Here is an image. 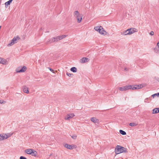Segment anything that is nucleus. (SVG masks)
<instances>
[{"instance_id": "1", "label": "nucleus", "mask_w": 159, "mask_h": 159, "mask_svg": "<svg viewBox=\"0 0 159 159\" xmlns=\"http://www.w3.org/2000/svg\"><path fill=\"white\" fill-rule=\"evenodd\" d=\"M143 87L142 84L135 85L134 86L131 85H127L119 88V89L121 91H125L129 89L135 90L141 88Z\"/></svg>"}, {"instance_id": "29", "label": "nucleus", "mask_w": 159, "mask_h": 159, "mask_svg": "<svg viewBox=\"0 0 159 159\" xmlns=\"http://www.w3.org/2000/svg\"><path fill=\"white\" fill-rule=\"evenodd\" d=\"M154 32L153 31H151L150 32V33H149V34L151 35H154Z\"/></svg>"}, {"instance_id": "22", "label": "nucleus", "mask_w": 159, "mask_h": 159, "mask_svg": "<svg viewBox=\"0 0 159 159\" xmlns=\"http://www.w3.org/2000/svg\"><path fill=\"white\" fill-rule=\"evenodd\" d=\"M70 70L73 72H76L77 71V69L75 67H72L70 69Z\"/></svg>"}, {"instance_id": "11", "label": "nucleus", "mask_w": 159, "mask_h": 159, "mask_svg": "<svg viewBox=\"0 0 159 159\" xmlns=\"http://www.w3.org/2000/svg\"><path fill=\"white\" fill-rule=\"evenodd\" d=\"M128 30L130 35L138 31L135 28H130Z\"/></svg>"}, {"instance_id": "14", "label": "nucleus", "mask_w": 159, "mask_h": 159, "mask_svg": "<svg viewBox=\"0 0 159 159\" xmlns=\"http://www.w3.org/2000/svg\"><path fill=\"white\" fill-rule=\"evenodd\" d=\"M0 63L3 65H7L8 64V62L6 59L0 58Z\"/></svg>"}, {"instance_id": "21", "label": "nucleus", "mask_w": 159, "mask_h": 159, "mask_svg": "<svg viewBox=\"0 0 159 159\" xmlns=\"http://www.w3.org/2000/svg\"><path fill=\"white\" fill-rule=\"evenodd\" d=\"M12 1L13 0H9V1L5 2V5L6 7H7L8 6V5H10Z\"/></svg>"}, {"instance_id": "8", "label": "nucleus", "mask_w": 159, "mask_h": 159, "mask_svg": "<svg viewBox=\"0 0 159 159\" xmlns=\"http://www.w3.org/2000/svg\"><path fill=\"white\" fill-rule=\"evenodd\" d=\"M26 67L25 66L19 67L16 69V71L17 73H21L24 72L26 70Z\"/></svg>"}, {"instance_id": "12", "label": "nucleus", "mask_w": 159, "mask_h": 159, "mask_svg": "<svg viewBox=\"0 0 159 159\" xmlns=\"http://www.w3.org/2000/svg\"><path fill=\"white\" fill-rule=\"evenodd\" d=\"M59 40V39L58 38V36L56 37H53L49 40L48 41V42L49 43H52L55 42H57Z\"/></svg>"}, {"instance_id": "4", "label": "nucleus", "mask_w": 159, "mask_h": 159, "mask_svg": "<svg viewBox=\"0 0 159 159\" xmlns=\"http://www.w3.org/2000/svg\"><path fill=\"white\" fill-rule=\"evenodd\" d=\"M13 133H8L7 134H0V142L2 140L7 139L11 137Z\"/></svg>"}, {"instance_id": "26", "label": "nucleus", "mask_w": 159, "mask_h": 159, "mask_svg": "<svg viewBox=\"0 0 159 159\" xmlns=\"http://www.w3.org/2000/svg\"><path fill=\"white\" fill-rule=\"evenodd\" d=\"M71 137L74 139H75L77 138V136L75 135H73L71 136Z\"/></svg>"}, {"instance_id": "13", "label": "nucleus", "mask_w": 159, "mask_h": 159, "mask_svg": "<svg viewBox=\"0 0 159 159\" xmlns=\"http://www.w3.org/2000/svg\"><path fill=\"white\" fill-rule=\"evenodd\" d=\"M89 59L86 57H83L80 60V62L81 63H83L88 62Z\"/></svg>"}, {"instance_id": "19", "label": "nucleus", "mask_w": 159, "mask_h": 159, "mask_svg": "<svg viewBox=\"0 0 159 159\" xmlns=\"http://www.w3.org/2000/svg\"><path fill=\"white\" fill-rule=\"evenodd\" d=\"M23 91L24 93H29V91L28 90V88L26 86H24L23 88Z\"/></svg>"}, {"instance_id": "33", "label": "nucleus", "mask_w": 159, "mask_h": 159, "mask_svg": "<svg viewBox=\"0 0 159 159\" xmlns=\"http://www.w3.org/2000/svg\"><path fill=\"white\" fill-rule=\"evenodd\" d=\"M0 103H1V102H0Z\"/></svg>"}, {"instance_id": "25", "label": "nucleus", "mask_w": 159, "mask_h": 159, "mask_svg": "<svg viewBox=\"0 0 159 159\" xmlns=\"http://www.w3.org/2000/svg\"><path fill=\"white\" fill-rule=\"evenodd\" d=\"M159 95V93H155L154 94H153L152 95V96L153 98H154V97H155V96H158Z\"/></svg>"}, {"instance_id": "5", "label": "nucleus", "mask_w": 159, "mask_h": 159, "mask_svg": "<svg viewBox=\"0 0 159 159\" xmlns=\"http://www.w3.org/2000/svg\"><path fill=\"white\" fill-rule=\"evenodd\" d=\"M25 152L28 154L31 155L33 156H36L37 154V152L36 151L31 149L25 150Z\"/></svg>"}, {"instance_id": "24", "label": "nucleus", "mask_w": 159, "mask_h": 159, "mask_svg": "<svg viewBox=\"0 0 159 159\" xmlns=\"http://www.w3.org/2000/svg\"><path fill=\"white\" fill-rule=\"evenodd\" d=\"M119 132L120 134L123 135H125L126 134V133L122 130H120Z\"/></svg>"}, {"instance_id": "2", "label": "nucleus", "mask_w": 159, "mask_h": 159, "mask_svg": "<svg viewBox=\"0 0 159 159\" xmlns=\"http://www.w3.org/2000/svg\"><path fill=\"white\" fill-rule=\"evenodd\" d=\"M115 152L116 154L127 152L126 148L120 145H117L116 146L115 148Z\"/></svg>"}, {"instance_id": "9", "label": "nucleus", "mask_w": 159, "mask_h": 159, "mask_svg": "<svg viewBox=\"0 0 159 159\" xmlns=\"http://www.w3.org/2000/svg\"><path fill=\"white\" fill-rule=\"evenodd\" d=\"M74 116H75V115L74 113L68 114L65 117L64 119L65 120H69L72 118Z\"/></svg>"}, {"instance_id": "32", "label": "nucleus", "mask_w": 159, "mask_h": 159, "mask_svg": "<svg viewBox=\"0 0 159 159\" xmlns=\"http://www.w3.org/2000/svg\"><path fill=\"white\" fill-rule=\"evenodd\" d=\"M148 98H146V99H145V101H145V102H146V100H148Z\"/></svg>"}, {"instance_id": "27", "label": "nucleus", "mask_w": 159, "mask_h": 159, "mask_svg": "<svg viewBox=\"0 0 159 159\" xmlns=\"http://www.w3.org/2000/svg\"><path fill=\"white\" fill-rule=\"evenodd\" d=\"M48 68L51 72H52L53 73H55V72H57L56 71H54L52 69H51L50 68L48 67Z\"/></svg>"}, {"instance_id": "20", "label": "nucleus", "mask_w": 159, "mask_h": 159, "mask_svg": "<svg viewBox=\"0 0 159 159\" xmlns=\"http://www.w3.org/2000/svg\"><path fill=\"white\" fill-rule=\"evenodd\" d=\"M157 49L156 48L154 49L155 52H159V42H158L157 44Z\"/></svg>"}, {"instance_id": "6", "label": "nucleus", "mask_w": 159, "mask_h": 159, "mask_svg": "<svg viewBox=\"0 0 159 159\" xmlns=\"http://www.w3.org/2000/svg\"><path fill=\"white\" fill-rule=\"evenodd\" d=\"M95 30L102 35H104L106 31L103 30L102 26H96L94 27Z\"/></svg>"}, {"instance_id": "10", "label": "nucleus", "mask_w": 159, "mask_h": 159, "mask_svg": "<svg viewBox=\"0 0 159 159\" xmlns=\"http://www.w3.org/2000/svg\"><path fill=\"white\" fill-rule=\"evenodd\" d=\"M64 146L67 148L69 149H72L74 148H76L75 145H69L67 144H66L64 145Z\"/></svg>"}, {"instance_id": "3", "label": "nucleus", "mask_w": 159, "mask_h": 159, "mask_svg": "<svg viewBox=\"0 0 159 159\" xmlns=\"http://www.w3.org/2000/svg\"><path fill=\"white\" fill-rule=\"evenodd\" d=\"M74 16L77 20L78 23H80L81 21L82 16L78 11H75L74 12Z\"/></svg>"}, {"instance_id": "15", "label": "nucleus", "mask_w": 159, "mask_h": 159, "mask_svg": "<svg viewBox=\"0 0 159 159\" xmlns=\"http://www.w3.org/2000/svg\"><path fill=\"white\" fill-rule=\"evenodd\" d=\"M129 31L128 29L126 30H124L121 32V34L123 35H130L129 33Z\"/></svg>"}, {"instance_id": "28", "label": "nucleus", "mask_w": 159, "mask_h": 159, "mask_svg": "<svg viewBox=\"0 0 159 159\" xmlns=\"http://www.w3.org/2000/svg\"><path fill=\"white\" fill-rule=\"evenodd\" d=\"M66 75L69 76L70 77L72 75V74H71L70 73H69L67 72L66 73Z\"/></svg>"}, {"instance_id": "7", "label": "nucleus", "mask_w": 159, "mask_h": 159, "mask_svg": "<svg viewBox=\"0 0 159 159\" xmlns=\"http://www.w3.org/2000/svg\"><path fill=\"white\" fill-rule=\"evenodd\" d=\"M20 39V38L18 36H17L16 37L14 38L11 41V42L7 45V46L9 47L13 45L15 43H16L17 42V40Z\"/></svg>"}, {"instance_id": "31", "label": "nucleus", "mask_w": 159, "mask_h": 159, "mask_svg": "<svg viewBox=\"0 0 159 159\" xmlns=\"http://www.w3.org/2000/svg\"><path fill=\"white\" fill-rule=\"evenodd\" d=\"M20 159H27V158L23 156H21L20 157Z\"/></svg>"}, {"instance_id": "17", "label": "nucleus", "mask_w": 159, "mask_h": 159, "mask_svg": "<svg viewBox=\"0 0 159 159\" xmlns=\"http://www.w3.org/2000/svg\"><path fill=\"white\" fill-rule=\"evenodd\" d=\"M67 36V35H61L58 36V38L59 39V40L65 38Z\"/></svg>"}, {"instance_id": "30", "label": "nucleus", "mask_w": 159, "mask_h": 159, "mask_svg": "<svg viewBox=\"0 0 159 159\" xmlns=\"http://www.w3.org/2000/svg\"><path fill=\"white\" fill-rule=\"evenodd\" d=\"M124 70L125 71H128L129 70V68L127 67H125Z\"/></svg>"}, {"instance_id": "23", "label": "nucleus", "mask_w": 159, "mask_h": 159, "mask_svg": "<svg viewBox=\"0 0 159 159\" xmlns=\"http://www.w3.org/2000/svg\"><path fill=\"white\" fill-rule=\"evenodd\" d=\"M137 125H138L136 123H134V122L131 123L129 124V125L130 126H132V127L136 126Z\"/></svg>"}, {"instance_id": "16", "label": "nucleus", "mask_w": 159, "mask_h": 159, "mask_svg": "<svg viewBox=\"0 0 159 159\" xmlns=\"http://www.w3.org/2000/svg\"><path fill=\"white\" fill-rule=\"evenodd\" d=\"M91 120L94 123H98V119L95 117H92L91 118Z\"/></svg>"}, {"instance_id": "18", "label": "nucleus", "mask_w": 159, "mask_h": 159, "mask_svg": "<svg viewBox=\"0 0 159 159\" xmlns=\"http://www.w3.org/2000/svg\"><path fill=\"white\" fill-rule=\"evenodd\" d=\"M159 112L158 108H155L153 109L152 111V114H156Z\"/></svg>"}]
</instances>
